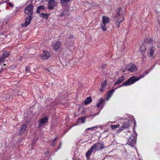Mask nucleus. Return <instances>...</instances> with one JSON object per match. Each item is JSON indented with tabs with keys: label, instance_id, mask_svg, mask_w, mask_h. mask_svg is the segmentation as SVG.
<instances>
[{
	"label": "nucleus",
	"instance_id": "f257e3e1",
	"mask_svg": "<svg viewBox=\"0 0 160 160\" xmlns=\"http://www.w3.org/2000/svg\"><path fill=\"white\" fill-rule=\"evenodd\" d=\"M124 12L123 9L121 8H118L116 12V14L113 18V21L116 27L118 28L120 27V24L124 19Z\"/></svg>",
	"mask_w": 160,
	"mask_h": 160
},
{
	"label": "nucleus",
	"instance_id": "f03ea898",
	"mask_svg": "<svg viewBox=\"0 0 160 160\" xmlns=\"http://www.w3.org/2000/svg\"><path fill=\"white\" fill-rule=\"evenodd\" d=\"M150 69L148 70V71H147L145 72L142 74L140 76L138 77L136 76H133L130 78L128 79V80L124 82L121 85V86L119 87H121L123 86H128L131 85L137 81H138L140 79L144 77L145 76L147 75L150 72Z\"/></svg>",
	"mask_w": 160,
	"mask_h": 160
},
{
	"label": "nucleus",
	"instance_id": "7ed1b4c3",
	"mask_svg": "<svg viewBox=\"0 0 160 160\" xmlns=\"http://www.w3.org/2000/svg\"><path fill=\"white\" fill-rule=\"evenodd\" d=\"M103 142L96 143L91 147L86 153V156L88 158L89 157L93 150L95 151L102 149L104 148Z\"/></svg>",
	"mask_w": 160,
	"mask_h": 160
},
{
	"label": "nucleus",
	"instance_id": "20e7f679",
	"mask_svg": "<svg viewBox=\"0 0 160 160\" xmlns=\"http://www.w3.org/2000/svg\"><path fill=\"white\" fill-rule=\"evenodd\" d=\"M48 118L47 116L41 118L38 121V128H41L44 124L48 122Z\"/></svg>",
	"mask_w": 160,
	"mask_h": 160
},
{
	"label": "nucleus",
	"instance_id": "39448f33",
	"mask_svg": "<svg viewBox=\"0 0 160 160\" xmlns=\"http://www.w3.org/2000/svg\"><path fill=\"white\" fill-rule=\"evenodd\" d=\"M125 69L126 70L131 72H135L137 70L136 66L132 63H130L128 65L126 66Z\"/></svg>",
	"mask_w": 160,
	"mask_h": 160
},
{
	"label": "nucleus",
	"instance_id": "423d86ee",
	"mask_svg": "<svg viewBox=\"0 0 160 160\" xmlns=\"http://www.w3.org/2000/svg\"><path fill=\"white\" fill-rule=\"evenodd\" d=\"M33 6L31 4H30L27 6L24 10V12L28 14V15L32 16Z\"/></svg>",
	"mask_w": 160,
	"mask_h": 160
},
{
	"label": "nucleus",
	"instance_id": "0eeeda50",
	"mask_svg": "<svg viewBox=\"0 0 160 160\" xmlns=\"http://www.w3.org/2000/svg\"><path fill=\"white\" fill-rule=\"evenodd\" d=\"M155 49V48L153 46H152L148 48V56L149 58L151 59L152 58V57Z\"/></svg>",
	"mask_w": 160,
	"mask_h": 160
},
{
	"label": "nucleus",
	"instance_id": "6e6552de",
	"mask_svg": "<svg viewBox=\"0 0 160 160\" xmlns=\"http://www.w3.org/2000/svg\"><path fill=\"white\" fill-rule=\"evenodd\" d=\"M43 54L40 56L41 58L42 59L47 60L50 57V53L46 50L43 51Z\"/></svg>",
	"mask_w": 160,
	"mask_h": 160
},
{
	"label": "nucleus",
	"instance_id": "1a4fd4ad",
	"mask_svg": "<svg viewBox=\"0 0 160 160\" xmlns=\"http://www.w3.org/2000/svg\"><path fill=\"white\" fill-rule=\"evenodd\" d=\"M32 16L28 15V17L25 19V21L24 23L22 24V26L23 27H27L30 23L32 19Z\"/></svg>",
	"mask_w": 160,
	"mask_h": 160
},
{
	"label": "nucleus",
	"instance_id": "9d476101",
	"mask_svg": "<svg viewBox=\"0 0 160 160\" xmlns=\"http://www.w3.org/2000/svg\"><path fill=\"white\" fill-rule=\"evenodd\" d=\"M61 45V42L60 41H58L55 42L52 44L53 49L56 51H57L60 48Z\"/></svg>",
	"mask_w": 160,
	"mask_h": 160
},
{
	"label": "nucleus",
	"instance_id": "9b49d317",
	"mask_svg": "<svg viewBox=\"0 0 160 160\" xmlns=\"http://www.w3.org/2000/svg\"><path fill=\"white\" fill-rule=\"evenodd\" d=\"M135 137L134 136L132 135L128 138L127 143L128 145L132 146L134 144Z\"/></svg>",
	"mask_w": 160,
	"mask_h": 160
},
{
	"label": "nucleus",
	"instance_id": "f8f14e48",
	"mask_svg": "<svg viewBox=\"0 0 160 160\" xmlns=\"http://www.w3.org/2000/svg\"><path fill=\"white\" fill-rule=\"evenodd\" d=\"M130 127V125L128 122H126L124 123L123 125L118 128L117 132L119 133L121 132L123 129H124L126 128H128Z\"/></svg>",
	"mask_w": 160,
	"mask_h": 160
},
{
	"label": "nucleus",
	"instance_id": "ddd939ff",
	"mask_svg": "<svg viewBox=\"0 0 160 160\" xmlns=\"http://www.w3.org/2000/svg\"><path fill=\"white\" fill-rule=\"evenodd\" d=\"M27 127V125L26 123H23L21 126V128L19 131L18 134L21 135L23 134L26 130V128Z\"/></svg>",
	"mask_w": 160,
	"mask_h": 160
},
{
	"label": "nucleus",
	"instance_id": "4468645a",
	"mask_svg": "<svg viewBox=\"0 0 160 160\" xmlns=\"http://www.w3.org/2000/svg\"><path fill=\"white\" fill-rule=\"evenodd\" d=\"M125 79V77L123 76H122L121 77H119L117 79V81L114 83V85H115L116 84H119L121 82H122Z\"/></svg>",
	"mask_w": 160,
	"mask_h": 160
},
{
	"label": "nucleus",
	"instance_id": "2eb2a0df",
	"mask_svg": "<svg viewBox=\"0 0 160 160\" xmlns=\"http://www.w3.org/2000/svg\"><path fill=\"white\" fill-rule=\"evenodd\" d=\"M109 21L110 19L108 17L106 16H103L102 17V20L101 23L107 24V23H109Z\"/></svg>",
	"mask_w": 160,
	"mask_h": 160
},
{
	"label": "nucleus",
	"instance_id": "dca6fc26",
	"mask_svg": "<svg viewBox=\"0 0 160 160\" xmlns=\"http://www.w3.org/2000/svg\"><path fill=\"white\" fill-rule=\"evenodd\" d=\"M71 0H61L60 1L62 7H65Z\"/></svg>",
	"mask_w": 160,
	"mask_h": 160
},
{
	"label": "nucleus",
	"instance_id": "f3484780",
	"mask_svg": "<svg viewBox=\"0 0 160 160\" xmlns=\"http://www.w3.org/2000/svg\"><path fill=\"white\" fill-rule=\"evenodd\" d=\"M45 9V7L43 5L39 6L37 7L36 12L37 13H40V11L44 10Z\"/></svg>",
	"mask_w": 160,
	"mask_h": 160
},
{
	"label": "nucleus",
	"instance_id": "a211bd4d",
	"mask_svg": "<svg viewBox=\"0 0 160 160\" xmlns=\"http://www.w3.org/2000/svg\"><path fill=\"white\" fill-rule=\"evenodd\" d=\"M49 14L47 13H40L39 15L40 17L42 18H43L45 19H47L49 16Z\"/></svg>",
	"mask_w": 160,
	"mask_h": 160
},
{
	"label": "nucleus",
	"instance_id": "6ab92c4d",
	"mask_svg": "<svg viewBox=\"0 0 160 160\" xmlns=\"http://www.w3.org/2000/svg\"><path fill=\"white\" fill-rule=\"evenodd\" d=\"M92 102V99L90 97H87L84 101V103L85 105L89 104Z\"/></svg>",
	"mask_w": 160,
	"mask_h": 160
},
{
	"label": "nucleus",
	"instance_id": "aec40b11",
	"mask_svg": "<svg viewBox=\"0 0 160 160\" xmlns=\"http://www.w3.org/2000/svg\"><path fill=\"white\" fill-rule=\"evenodd\" d=\"M115 90L114 89H112L108 93L107 98V99H110L112 96L113 93L114 92Z\"/></svg>",
	"mask_w": 160,
	"mask_h": 160
},
{
	"label": "nucleus",
	"instance_id": "412c9836",
	"mask_svg": "<svg viewBox=\"0 0 160 160\" xmlns=\"http://www.w3.org/2000/svg\"><path fill=\"white\" fill-rule=\"evenodd\" d=\"M106 24L101 23L100 25V28L103 31H105L107 30Z\"/></svg>",
	"mask_w": 160,
	"mask_h": 160
},
{
	"label": "nucleus",
	"instance_id": "4be33fe9",
	"mask_svg": "<svg viewBox=\"0 0 160 160\" xmlns=\"http://www.w3.org/2000/svg\"><path fill=\"white\" fill-rule=\"evenodd\" d=\"M103 101L104 100L103 99H99L98 100L96 104V105L98 108L99 107L100 105L102 103Z\"/></svg>",
	"mask_w": 160,
	"mask_h": 160
},
{
	"label": "nucleus",
	"instance_id": "5701e85b",
	"mask_svg": "<svg viewBox=\"0 0 160 160\" xmlns=\"http://www.w3.org/2000/svg\"><path fill=\"white\" fill-rule=\"evenodd\" d=\"M48 3L53 5V6H54L55 7H56L57 5V3L55 0H49L48 2Z\"/></svg>",
	"mask_w": 160,
	"mask_h": 160
},
{
	"label": "nucleus",
	"instance_id": "b1692460",
	"mask_svg": "<svg viewBox=\"0 0 160 160\" xmlns=\"http://www.w3.org/2000/svg\"><path fill=\"white\" fill-rule=\"evenodd\" d=\"M9 55V53L7 51H5L2 54V56L5 59L8 57Z\"/></svg>",
	"mask_w": 160,
	"mask_h": 160
},
{
	"label": "nucleus",
	"instance_id": "393cba45",
	"mask_svg": "<svg viewBox=\"0 0 160 160\" xmlns=\"http://www.w3.org/2000/svg\"><path fill=\"white\" fill-rule=\"evenodd\" d=\"M153 42V39L152 38H148L146 41V43L148 44H151Z\"/></svg>",
	"mask_w": 160,
	"mask_h": 160
},
{
	"label": "nucleus",
	"instance_id": "a878e982",
	"mask_svg": "<svg viewBox=\"0 0 160 160\" xmlns=\"http://www.w3.org/2000/svg\"><path fill=\"white\" fill-rule=\"evenodd\" d=\"M107 83V81L106 80H104L102 83L101 87L102 88H105Z\"/></svg>",
	"mask_w": 160,
	"mask_h": 160
},
{
	"label": "nucleus",
	"instance_id": "bb28decb",
	"mask_svg": "<svg viewBox=\"0 0 160 160\" xmlns=\"http://www.w3.org/2000/svg\"><path fill=\"white\" fill-rule=\"evenodd\" d=\"M119 127V124H117L115 125H111V127L112 129H113L118 128Z\"/></svg>",
	"mask_w": 160,
	"mask_h": 160
},
{
	"label": "nucleus",
	"instance_id": "cd10ccee",
	"mask_svg": "<svg viewBox=\"0 0 160 160\" xmlns=\"http://www.w3.org/2000/svg\"><path fill=\"white\" fill-rule=\"evenodd\" d=\"M48 8L50 10H52L55 7L54 6H53V5H51L50 4H49L48 5Z\"/></svg>",
	"mask_w": 160,
	"mask_h": 160
},
{
	"label": "nucleus",
	"instance_id": "c85d7f7f",
	"mask_svg": "<svg viewBox=\"0 0 160 160\" xmlns=\"http://www.w3.org/2000/svg\"><path fill=\"white\" fill-rule=\"evenodd\" d=\"M146 49V46L144 45H142L141 47V51L142 52L144 51Z\"/></svg>",
	"mask_w": 160,
	"mask_h": 160
},
{
	"label": "nucleus",
	"instance_id": "c756f323",
	"mask_svg": "<svg viewBox=\"0 0 160 160\" xmlns=\"http://www.w3.org/2000/svg\"><path fill=\"white\" fill-rule=\"evenodd\" d=\"M78 120H81V122L82 123H84L85 122V118L84 117H83L82 118H79L78 119Z\"/></svg>",
	"mask_w": 160,
	"mask_h": 160
},
{
	"label": "nucleus",
	"instance_id": "7c9ffc66",
	"mask_svg": "<svg viewBox=\"0 0 160 160\" xmlns=\"http://www.w3.org/2000/svg\"><path fill=\"white\" fill-rule=\"evenodd\" d=\"M95 128H98L97 126H95V127H93L89 128H87L86 129V130H89L91 129V130L92 131V130H93Z\"/></svg>",
	"mask_w": 160,
	"mask_h": 160
},
{
	"label": "nucleus",
	"instance_id": "2f4dec72",
	"mask_svg": "<svg viewBox=\"0 0 160 160\" xmlns=\"http://www.w3.org/2000/svg\"><path fill=\"white\" fill-rule=\"evenodd\" d=\"M132 3V2H130L129 0L127 3L125 5L126 7H127L128 5H131Z\"/></svg>",
	"mask_w": 160,
	"mask_h": 160
},
{
	"label": "nucleus",
	"instance_id": "473e14b6",
	"mask_svg": "<svg viewBox=\"0 0 160 160\" xmlns=\"http://www.w3.org/2000/svg\"><path fill=\"white\" fill-rule=\"evenodd\" d=\"M68 15L67 13H65V11H63L62 12L61 14H60V16L61 17H62L64 15Z\"/></svg>",
	"mask_w": 160,
	"mask_h": 160
},
{
	"label": "nucleus",
	"instance_id": "72a5a7b5",
	"mask_svg": "<svg viewBox=\"0 0 160 160\" xmlns=\"http://www.w3.org/2000/svg\"><path fill=\"white\" fill-rule=\"evenodd\" d=\"M106 67H107L106 64H103L102 65L101 67V68L102 69H104L106 68Z\"/></svg>",
	"mask_w": 160,
	"mask_h": 160
},
{
	"label": "nucleus",
	"instance_id": "f704fd0d",
	"mask_svg": "<svg viewBox=\"0 0 160 160\" xmlns=\"http://www.w3.org/2000/svg\"><path fill=\"white\" fill-rule=\"evenodd\" d=\"M4 59L5 58L2 56V57H0V62H3L4 61Z\"/></svg>",
	"mask_w": 160,
	"mask_h": 160
},
{
	"label": "nucleus",
	"instance_id": "c9c22d12",
	"mask_svg": "<svg viewBox=\"0 0 160 160\" xmlns=\"http://www.w3.org/2000/svg\"><path fill=\"white\" fill-rule=\"evenodd\" d=\"M30 68H29L28 66H27L25 67V71L26 72H29L30 71Z\"/></svg>",
	"mask_w": 160,
	"mask_h": 160
},
{
	"label": "nucleus",
	"instance_id": "e433bc0d",
	"mask_svg": "<svg viewBox=\"0 0 160 160\" xmlns=\"http://www.w3.org/2000/svg\"><path fill=\"white\" fill-rule=\"evenodd\" d=\"M8 5L12 7H13V5L11 2H8Z\"/></svg>",
	"mask_w": 160,
	"mask_h": 160
},
{
	"label": "nucleus",
	"instance_id": "4c0bfd02",
	"mask_svg": "<svg viewBox=\"0 0 160 160\" xmlns=\"http://www.w3.org/2000/svg\"><path fill=\"white\" fill-rule=\"evenodd\" d=\"M104 90V88H102L101 87L100 88L99 90L101 92H102Z\"/></svg>",
	"mask_w": 160,
	"mask_h": 160
},
{
	"label": "nucleus",
	"instance_id": "58836bf2",
	"mask_svg": "<svg viewBox=\"0 0 160 160\" xmlns=\"http://www.w3.org/2000/svg\"><path fill=\"white\" fill-rule=\"evenodd\" d=\"M69 38L70 39H73L74 38L72 34H70L69 37Z\"/></svg>",
	"mask_w": 160,
	"mask_h": 160
},
{
	"label": "nucleus",
	"instance_id": "ea45409f",
	"mask_svg": "<svg viewBox=\"0 0 160 160\" xmlns=\"http://www.w3.org/2000/svg\"><path fill=\"white\" fill-rule=\"evenodd\" d=\"M56 145V143L55 142H53L52 144V146L54 147Z\"/></svg>",
	"mask_w": 160,
	"mask_h": 160
},
{
	"label": "nucleus",
	"instance_id": "a19ab883",
	"mask_svg": "<svg viewBox=\"0 0 160 160\" xmlns=\"http://www.w3.org/2000/svg\"><path fill=\"white\" fill-rule=\"evenodd\" d=\"M57 137H56L55 138H54V140L53 141V142H55V141H56V140H57Z\"/></svg>",
	"mask_w": 160,
	"mask_h": 160
},
{
	"label": "nucleus",
	"instance_id": "79ce46f5",
	"mask_svg": "<svg viewBox=\"0 0 160 160\" xmlns=\"http://www.w3.org/2000/svg\"><path fill=\"white\" fill-rule=\"evenodd\" d=\"M62 146L61 143H59V147H58V148L59 149L60 147H61Z\"/></svg>",
	"mask_w": 160,
	"mask_h": 160
},
{
	"label": "nucleus",
	"instance_id": "37998d69",
	"mask_svg": "<svg viewBox=\"0 0 160 160\" xmlns=\"http://www.w3.org/2000/svg\"><path fill=\"white\" fill-rule=\"evenodd\" d=\"M128 132L129 133L130 135L131 134V132L129 130H128Z\"/></svg>",
	"mask_w": 160,
	"mask_h": 160
},
{
	"label": "nucleus",
	"instance_id": "c03bdc74",
	"mask_svg": "<svg viewBox=\"0 0 160 160\" xmlns=\"http://www.w3.org/2000/svg\"><path fill=\"white\" fill-rule=\"evenodd\" d=\"M46 70L47 71H48V72H49V70L48 69H46Z\"/></svg>",
	"mask_w": 160,
	"mask_h": 160
},
{
	"label": "nucleus",
	"instance_id": "a18cd8bd",
	"mask_svg": "<svg viewBox=\"0 0 160 160\" xmlns=\"http://www.w3.org/2000/svg\"><path fill=\"white\" fill-rule=\"evenodd\" d=\"M9 1V0H6V2H8Z\"/></svg>",
	"mask_w": 160,
	"mask_h": 160
},
{
	"label": "nucleus",
	"instance_id": "49530a36",
	"mask_svg": "<svg viewBox=\"0 0 160 160\" xmlns=\"http://www.w3.org/2000/svg\"><path fill=\"white\" fill-rule=\"evenodd\" d=\"M135 122V124H135V125H136V122Z\"/></svg>",
	"mask_w": 160,
	"mask_h": 160
},
{
	"label": "nucleus",
	"instance_id": "de8ad7c7",
	"mask_svg": "<svg viewBox=\"0 0 160 160\" xmlns=\"http://www.w3.org/2000/svg\"><path fill=\"white\" fill-rule=\"evenodd\" d=\"M5 65H5V64H4L3 65H4V66H5Z\"/></svg>",
	"mask_w": 160,
	"mask_h": 160
}]
</instances>
